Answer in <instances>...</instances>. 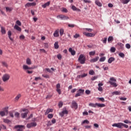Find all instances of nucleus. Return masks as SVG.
I'll use <instances>...</instances> for the list:
<instances>
[{"instance_id":"f257e3e1","label":"nucleus","mask_w":131,"mask_h":131,"mask_svg":"<svg viewBox=\"0 0 131 131\" xmlns=\"http://www.w3.org/2000/svg\"><path fill=\"white\" fill-rule=\"evenodd\" d=\"M35 68H36V67L34 66V67H28V66L26 65V64H24L23 66V69L26 71V72L27 73H28V74H31L32 73H33V71H29L31 69H35Z\"/></svg>"},{"instance_id":"f03ea898","label":"nucleus","mask_w":131,"mask_h":131,"mask_svg":"<svg viewBox=\"0 0 131 131\" xmlns=\"http://www.w3.org/2000/svg\"><path fill=\"white\" fill-rule=\"evenodd\" d=\"M108 83H110L111 85H112L113 88H116L117 85H118V84L116 83V79L114 77H112L110 78Z\"/></svg>"},{"instance_id":"7ed1b4c3","label":"nucleus","mask_w":131,"mask_h":131,"mask_svg":"<svg viewBox=\"0 0 131 131\" xmlns=\"http://www.w3.org/2000/svg\"><path fill=\"white\" fill-rule=\"evenodd\" d=\"M78 61L81 64H84L85 63V56H83V54H80L78 58Z\"/></svg>"},{"instance_id":"20e7f679","label":"nucleus","mask_w":131,"mask_h":131,"mask_svg":"<svg viewBox=\"0 0 131 131\" xmlns=\"http://www.w3.org/2000/svg\"><path fill=\"white\" fill-rule=\"evenodd\" d=\"M14 128L16 131H23V129H25V126L23 125H17L14 126Z\"/></svg>"},{"instance_id":"39448f33","label":"nucleus","mask_w":131,"mask_h":131,"mask_svg":"<svg viewBox=\"0 0 131 131\" xmlns=\"http://www.w3.org/2000/svg\"><path fill=\"white\" fill-rule=\"evenodd\" d=\"M10 77H11L10 74H5L2 77V80L4 81V82H6V81H8V80L10 79Z\"/></svg>"},{"instance_id":"423d86ee","label":"nucleus","mask_w":131,"mask_h":131,"mask_svg":"<svg viewBox=\"0 0 131 131\" xmlns=\"http://www.w3.org/2000/svg\"><path fill=\"white\" fill-rule=\"evenodd\" d=\"M83 93H84V90L79 89L77 91V93L75 95V98H77V97H80L81 95H83Z\"/></svg>"},{"instance_id":"0eeeda50","label":"nucleus","mask_w":131,"mask_h":131,"mask_svg":"<svg viewBox=\"0 0 131 131\" xmlns=\"http://www.w3.org/2000/svg\"><path fill=\"white\" fill-rule=\"evenodd\" d=\"M71 107L73 109H75V110H76V109H77L78 108V104H77V103L76 102H75V101L73 100L72 102V105Z\"/></svg>"},{"instance_id":"6e6552de","label":"nucleus","mask_w":131,"mask_h":131,"mask_svg":"<svg viewBox=\"0 0 131 131\" xmlns=\"http://www.w3.org/2000/svg\"><path fill=\"white\" fill-rule=\"evenodd\" d=\"M112 126L118 127V128H122L123 126V123L120 122L117 123H114L112 125Z\"/></svg>"},{"instance_id":"1a4fd4ad","label":"nucleus","mask_w":131,"mask_h":131,"mask_svg":"<svg viewBox=\"0 0 131 131\" xmlns=\"http://www.w3.org/2000/svg\"><path fill=\"white\" fill-rule=\"evenodd\" d=\"M69 112L66 110V108H63L62 111L59 113V115L61 117H63L65 114H68Z\"/></svg>"},{"instance_id":"9d476101","label":"nucleus","mask_w":131,"mask_h":131,"mask_svg":"<svg viewBox=\"0 0 131 131\" xmlns=\"http://www.w3.org/2000/svg\"><path fill=\"white\" fill-rule=\"evenodd\" d=\"M57 18H59L60 19H61V20H68V19H69V17L68 16H67L66 15H64L63 14L58 15L57 16Z\"/></svg>"},{"instance_id":"9b49d317","label":"nucleus","mask_w":131,"mask_h":131,"mask_svg":"<svg viewBox=\"0 0 131 131\" xmlns=\"http://www.w3.org/2000/svg\"><path fill=\"white\" fill-rule=\"evenodd\" d=\"M37 124L35 122H31L30 123H28L27 125V127L28 128H31V127H34V126H36Z\"/></svg>"},{"instance_id":"f8f14e48","label":"nucleus","mask_w":131,"mask_h":131,"mask_svg":"<svg viewBox=\"0 0 131 131\" xmlns=\"http://www.w3.org/2000/svg\"><path fill=\"white\" fill-rule=\"evenodd\" d=\"M83 33L84 35H85V36H88V37H94V36H95L94 33H87L86 32H84Z\"/></svg>"},{"instance_id":"ddd939ff","label":"nucleus","mask_w":131,"mask_h":131,"mask_svg":"<svg viewBox=\"0 0 131 131\" xmlns=\"http://www.w3.org/2000/svg\"><path fill=\"white\" fill-rule=\"evenodd\" d=\"M34 6H36V3L35 2L32 3H27L26 5V7L27 8H29V7H34Z\"/></svg>"},{"instance_id":"4468645a","label":"nucleus","mask_w":131,"mask_h":131,"mask_svg":"<svg viewBox=\"0 0 131 131\" xmlns=\"http://www.w3.org/2000/svg\"><path fill=\"white\" fill-rule=\"evenodd\" d=\"M69 52L71 53L72 56H75V55L76 54V52L72 48H69Z\"/></svg>"},{"instance_id":"2eb2a0df","label":"nucleus","mask_w":131,"mask_h":131,"mask_svg":"<svg viewBox=\"0 0 131 131\" xmlns=\"http://www.w3.org/2000/svg\"><path fill=\"white\" fill-rule=\"evenodd\" d=\"M51 4V2H48L46 3L44 5H42V8H43V9H46L47 7H49Z\"/></svg>"},{"instance_id":"dca6fc26","label":"nucleus","mask_w":131,"mask_h":131,"mask_svg":"<svg viewBox=\"0 0 131 131\" xmlns=\"http://www.w3.org/2000/svg\"><path fill=\"white\" fill-rule=\"evenodd\" d=\"M98 60H99V56H97L95 58L92 59L90 60V62L92 63H95V62L98 61Z\"/></svg>"},{"instance_id":"f3484780","label":"nucleus","mask_w":131,"mask_h":131,"mask_svg":"<svg viewBox=\"0 0 131 131\" xmlns=\"http://www.w3.org/2000/svg\"><path fill=\"white\" fill-rule=\"evenodd\" d=\"M54 37H58L59 36V29L56 30L53 34Z\"/></svg>"},{"instance_id":"a211bd4d","label":"nucleus","mask_w":131,"mask_h":131,"mask_svg":"<svg viewBox=\"0 0 131 131\" xmlns=\"http://www.w3.org/2000/svg\"><path fill=\"white\" fill-rule=\"evenodd\" d=\"M14 29H16V30H17V31H21L22 30L21 28H20V27L18 26V25H15V26H14Z\"/></svg>"},{"instance_id":"6ab92c4d","label":"nucleus","mask_w":131,"mask_h":131,"mask_svg":"<svg viewBox=\"0 0 131 131\" xmlns=\"http://www.w3.org/2000/svg\"><path fill=\"white\" fill-rule=\"evenodd\" d=\"M28 114V112L23 113L21 114V116L22 118H26V117H27Z\"/></svg>"},{"instance_id":"aec40b11","label":"nucleus","mask_w":131,"mask_h":131,"mask_svg":"<svg viewBox=\"0 0 131 131\" xmlns=\"http://www.w3.org/2000/svg\"><path fill=\"white\" fill-rule=\"evenodd\" d=\"M113 61H115V58L114 57H110L107 62L109 64H111L113 62Z\"/></svg>"},{"instance_id":"412c9836","label":"nucleus","mask_w":131,"mask_h":131,"mask_svg":"<svg viewBox=\"0 0 131 131\" xmlns=\"http://www.w3.org/2000/svg\"><path fill=\"white\" fill-rule=\"evenodd\" d=\"M1 33L2 34H6L7 32L6 31V28L4 27H1Z\"/></svg>"},{"instance_id":"4be33fe9","label":"nucleus","mask_w":131,"mask_h":131,"mask_svg":"<svg viewBox=\"0 0 131 131\" xmlns=\"http://www.w3.org/2000/svg\"><path fill=\"white\" fill-rule=\"evenodd\" d=\"M88 76V73H84L82 75H79L78 76V77H79V78H83V77H85Z\"/></svg>"},{"instance_id":"5701e85b","label":"nucleus","mask_w":131,"mask_h":131,"mask_svg":"<svg viewBox=\"0 0 131 131\" xmlns=\"http://www.w3.org/2000/svg\"><path fill=\"white\" fill-rule=\"evenodd\" d=\"M130 2V0H121V2L122 4H123V5H126L128 4Z\"/></svg>"},{"instance_id":"b1692460","label":"nucleus","mask_w":131,"mask_h":131,"mask_svg":"<svg viewBox=\"0 0 131 131\" xmlns=\"http://www.w3.org/2000/svg\"><path fill=\"white\" fill-rule=\"evenodd\" d=\"M72 9L73 11H77V12H80V9L76 8L75 6H72Z\"/></svg>"},{"instance_id":"393cba45","label":"nucleus","mask_w":131,"mask_h":131,"mask_svg":"<svg viewBox=\"0 0 131 131\" xmlns=\"http://www.w3.org/2000/svg\"><path fill=\"white\" fill-rule=\"evenodd\" d=\"M20 98H21V94H18L15 98V102H18Z\"/></svg>"},{"instance_id":"a878e982","label":"nucleus","mask_w":131,"mask_h":131,"mask_svg":"<svg viewBox=\"0 0 131 131\" xmlns=\"http://www.w3.org/2000/svg\"><path fill=\"white\" fill-rule=\"evenodd\" d=\"M50 112H53V108H48L45 112V115L49 114Z\"/></svg>"},{"instance_id":"bb28decb","label":"nucleus","mask_w":131,"mask_h":131,"mask_svg":"<svg viewBox=\"0 0 131 131\" xmlns=\"http://www.w3.org/2000/svg\"><path fill=\"white\" fill-rule=\"evenodd\" d=\"M89 105L90 107H93L94 108H96V107L97 106V103H89Z\"/></svg>"},{"instance_id":"cd10ccee","label":"nucleus","mask_w":131,"mask_h":131,"mask_svg":"<svg viewBox=\"0 0 131 131\" xmlns=\"http://www.w3.org/2000/svg\"><path fill=\"white\" fill-rule=\"evenodd\" d=\"M2 64L3 67H6V68H8L9 65H8V63L6 62L2 61Z\"/></svg>"},{"instance_id":"c85d7f7f","label":"nucleus","mask_w":131,"mask_h":131,"mask_svg":"<svg viewBox=\"0 0 131 131\" xmlns=\"http://www.w3.org/2000/svg\"><path fill=\"white\" fill-rule=\"evenodd\" d=\"M95 4L98 6V7H102V3L99 1V0H96L95 1Z\"/></svg>"},{"instance_id":"c756f323","label":"nucleus","mask_w":131,"mask_h":131,"mask_svg":"<svg viewBox=\"0 0 131 131\" xmlns=\"http://www.w3.org/2000/svg\"><path fill=\"white\" fill-rule=\"evenodd\" d=\"M105 104L104 103H97V107L99 108H103V107H105Z\"/></svg>"},{"instance_id":"7c9ffc66","label":"nucleus","mask_w":131,"mask_h":131,"mask_svg":"<svg viewBox=\"0 0 131 131\" xmlns=\"http://www.w3.org/2000/svg\"><path fill=\"white\" fill-rule=\"evenodd\" d=\"M113 39H114L113 36H109L107 39L108 42H112V41H113Z\"/></svg>"},{"instance_id":"2f4dec72","label":"nucleus","mask_w":131,"mask_h":131,"mask_svg":"<svg viewBox=\"0 0 131 131\" xmlns=\"http://www.w3.org/2000/svg\"><path fill=\"white\" fill-rule=\"evenodd\" d=\"M113 95H121V93L120 92V91H115L114 92H113Z\"/></svg>"},{"instance_id":"473e14b6","label":"nucleus","mask_w":131,"mask_h":131,"mask_svg":"<svg viewBox=\"0 0 131 131\" xmlns=\"http://www.w3.org/2000/svg\"><path fill=\"white\" fill-rule=\"evenodd\" d=\"M14 116L15 117H16V118H20V113H19L18 112H15V114H14Z\"/></svg>"},{"instance_id":"72a5a7b5","label":"nucleus","mask_w":131,"mask_h":131,"mask_svg":"<svg viewBox=\"0 0 131 131\" xmlns=\"http://www.w3.org/2000/svg\"><path fill=\"white\" fill-rule=\"evenodd\" d=\"M89 124V123H90V121L88 120H85L84 121H83L81 123V125H82V124Z\"/></svg>"},{"instance_id":"f704fd0d","label":"nucleus","mask_w":131,"mask_h":131,"mask_svg":"<svg viewBox=\"0 0 131 131\" xmlns=\"http://www.w3.org/2000/svg\"><path fill=\"white\" fill-rule=\"evenodd\" d=\"M26 63L28 65H31V60H30V58L27 59Z\"/></svg>"},{"instance_id":"c9c22d12","label":"nucleus","mask_w":131,"mask_h":131,"mask_svg":"<svg viewBox=\"0 0 131 131\" xmlns=\"http://www.w3.org/2000/svg\"><path fill=\"white\" fill-rule=\"evenodd\" d=\"M106 60V57L104 56L102 57H101L99 59V62H104Z\"/></svg>"},{"instance_id":"e433bc0d","label":"nucleus","mask_w":131,"mask_h":131,"mask_svg":"<svg viewBox=\"0 0 131 131\" xmlns=\"http://www.w3.org/2000/svg\"><path fill=\"white\" fill-rule=\"evenodd\" d=\"M95 54H96V51H93L89 52V55L90 56H95Z\"/></svg>"},{"instance_id":"4c0bfd02","label":"nucleus","mask_w":131,"mask_h":131,"mask_svg":"<svg viewBox=\"0 0 131 131\" xmlns=\"http://www.w3.org/2000/svg\"><path fill=\"white\" fill-rule=\"evenodd\" d=\"M58 42H55L54 43V48L55 49H59V45Z\"/></svg>"},{"instance_id":"58836bf2","label":"nucleus","mask_w":131,"mask_h":131,"mask_svg":"<svg viewBox=\"0 0 131 131\" xmlns=\"http://www.w3.org/2000/svg\"><path fill=\"white\" fill-rule=\"evenodd\" d=\"M59 33H60V36H62V35H63V34H64V29H60V30L59 31Z\"/></svg>"},{"instance_id":"ea45409f","label":"nucleus","mask_w":131,"mask_h":131,"mask_svg":"<svg viewBox=\"0 0 131 131\" xmlns=\"http://www.w3.org/2000/svg\"><path fill=\"white\" fill-rule=\"evenodd\" d=\"M111 53H115V51H116V49L115 47H112L110 49Z\"/></svg>"},{"instance_id":"a19ab883","label":"nucleus","mask_w":131,"mask_h":131,"mask_svg":"<svg viewBox=\"0 0 131 131\" xmlns=\"http://www.w3.org/2000/svg\"><path fill=\"white\" fill-rule=\"evenodd\" d=\"M118 46H119L121 49H123V48L124 47V45L120 42L118 43Z\"/></svg>"},{"instance_id":"79ce46f5","label":"nucleus","mask_w":131,"mask_h":131,"mask_svg":"<svg viewBox=\"0 0 131 131\" xmlns=\"http://www.w3.org/2000/svg\"><path fill=\"white\" fill-rule=\"evenodd\" d=\"M0 115L2 117L5 116V115H6V112H5V111H0Z\"/></svg>"},{"instance_id":"37998d69","label":"nucleus","mask_w":131,"mask_h":131,"mask_svg":"<svg viewBox=\"0 0 131 131\" xmlns=\"http://www.w3.org/2000/svg\"><path fill=\"white\" fill-rule=\"evenodd\" d=\"M89 74L90 75H95V71H94V70H91L89 71Z\"/></svg>"},{"instance_id":"c03bdc74","label":"nucleus","mask_w":131,"mask_h":131,"mask_svg":"<svg viewBox=\"0 0 131 131\" xmlns=\"http://www.w3.org/2000/svg\"><path fill=\"white\" fill-rule=\"evenodd\" d=\"M119 57H121V58H124V57H125V55L122 52L119 53Z\"/></svg>"},{"instance_id":"a18cd8bd","label":"nucleus","mask_w":131,"mask_h":131,"mask_svg":"<svg viewBox=\"0 0 131 131\" xmlns=\"http://www.w3.org/2000/svg\"><path fill=\"white\" fill-rule=\"evenodd\" d=\"M3 121L5 122V123H9V122H11L10 120L7 119H4Z\"/></svg>"},{"instance_id":"49530a36","label":"nucleus","mask_w":131,"mask_h":131,"mask_svg":"<svg viewBox=\"0 0 131 131\" xmlns=\"http://www.w3.org/2000/svg\"><path fill=\"white\" fill-rule=\"evenodd\" d=\"M123 122L124 123H126V124H128V123H130L131 124V121L128 120H127V119L124 120L123 121Z\"/></svg>"},{"instance_id":"de8ad7c7","label":"nucleus","mask_w":131,"mask_h":131,"mask_svg":"<svg viewBox=\"0 0 131 131\" xmlns=\"http://www.w3.org/2000/svg\"><path fill=\"white\" fill-rule=\"evenodd\" d=\"M101 41H102L103 43H106L107 42V38H102Z\"/></svg>"},{"instance_id":"09e8293b","label":"nucleus","mask_w":131,"mask_h":131,"mask_svg":"<svg viewBox=\"0 0 131 131\" xmlns=\"http://www.w3.org/2000/svg\"><path fill=\"white\" fill-rule=\"evenodd\" d=\"M6 10L7 12H11V11H12V10H13V9L12 8H10V7H6Z\"/></svg>"},{"instance_id":"8fccbe9b","label":"nucleus","mask_w":131,"mask_h":131,"mask_svg":"<svg viewBox=\"0 0 131 131\" xmlns=\"http://www.w3.org/2000/svg\"><path fill=\"white\" fill-rule=\"evenodd\" d=\"M61 11L63 12V13H68V10H67V9H66L65 8H62V10Z\"/></svg>"},{"instance_id":"3c124183","label":"nucleus","mask_w":131,"mask_h":131,"mask_svg":"<svg viewBox=\"0 0 131 131\" xmlns=\"http://www.w3.org/2000/svg\"><path fill=\"white\" fill-rule=\"evenodd\" d=\"M8 109H9V107H5L3 108V110H4V111H5L4 112L8 113Z\"/></svg>"},{"instance_id":"603ef678","label":"nucleus","mask_w":131,"mask_h":131,"mask_svg":"<svg viewBox=\"0 0 131 131\" xmlns=\"http://www.w3.org/2000/svg\"><path fill=\"white\" fill-rule=\"evenodd\" d=\"M98 76H94V77H92L91 78V80H96V79H97L98 78Z\"/></svg>"},{"instance_id":"864d4df0","label":"nucleus","mask_w":131,"mask_h":131,"mask_svg":"<svg viewBox=\"0 0 131 131\" xmlns=\"http://www.w3.org/2000/svg\"><path fill=\"white\" fill-rule=\"evenodd\" d=\"M63 106V102L60 101L58 103V106L59 108H61Z\"/></svg>"},{"instance_id":"5fc2aeb1","label":"nucleus","mask_w":131,"mask_h":131,"mask_svg":"<svg viewBox=\"0 0 131 131\" xmlns=\"http://www.w3.org/2000/svg\"><path fill=\"white\" fill-rule=\"evenodd\" d=\"M53 117H54V115H53L52 114H48V117L50 119H52V118Z\"/></svg>"},{"instance_id":"6e6d98bb","label":"nucleus","mask_w":131,"mask_h":131,"mask_svg":"<svg viewBox=\"0 0 131 131\" xmlns=\"http://www.w3.org/2000/svg\"><path fill=\"white\" fill-rule=\"evenodd\" d=\"M41 80V78H40V77H36L35 78V81H38V80Z\"/></svg>"},{"instance_id":"4d7b16f0","label":"nucleus","mask_w":131,"mask_h":131,"mask_svg":"<svg viewBox=\"0 0 131 131\" xmlns=\"http://www.w3.org/2000/svg\"><path fill=\"white\" fill-rule=\"evenodd\" d=\"M19 39L21 40H23L25 39V36H24V35H21L20 36H19Z\"/></svg>"},{"instance_id":"13d9d810","label":"nucleus","mask_w":131,"mask_h":131,"mask_svg":"<svg viewBox=\"0 0 131 131\" xmlns=\"http://www.w3.org/2000/svg\"><path fill=\"white\" fill-rule=\"evenodd\" d=\"M42 76L43 77H45V78H50V76L49 75H42Z\"/></svg>"},{"instance_id":"bf43d9fd","label":"nucleus","mask_w":131,"mask_h":131,"mask_svg":"<svg viewBox=\"0 0 131 131\" xmlns=\"http://www.w3.org/2000/svg\"><path fill=\"white\" fill-rule=\"evenodd\" d=\"M57 59H58L59 60H61V59H62V55H61V54H58L57 55Z\"/></svg>"},{"instance_id":"052dcab7","label":"nucleus","mask_w":131,"mask_h":131,"mask_svg":"<svg viewBox=\"0 0 131 131\" xmlns=\"http://www.w3.org/2000/svg\"><path fill=\"white\" fill-rule=\"evenodd\" d=\"M84 3H88V4H91V3H92L91 1L90 0H83Z\"/></svg>"},{"instance_id":"680f3d73","label":"nucleus","mask_w":131,"mask_h":131,"mask_svg":"<svg viewBox=\"0 0 131 131\" xmlns=\"http://www.w3.org/2000/svg\"><path fill=\"white\" fill-rule=\"evenodd\" d=\"M60 88H61V85L60 84V83H57L56 84V89H60Z\"/></svg>"},{"instance_id":"e2e57ef3","label":"nucleus","mask_w":131,"mask_h":131,"mask_svg":"<svg viewBox=\"0 0 131 131\" xmlns=\"http://www.w3.org/2000/svg\"><path fill=\"white\" fill-rule=\"evenodd\" d=\"M16 24L18 25V26H21V21H20V20H17Z\"/></svg>"},{"instance_id":"0e129e2a","label":"nucleus","mask_w":131,"mask_h":131,"mask_svg":"<svg viewBox=\"0 0 131 131\" xmlns=\"http://www.w3.org/2000/svg\"><path fill=\"white\" fill-rule=\"evenodd\" d=\"M125 47L126 49H129L130 48V45H129V43H127L126 44Z\"/></svg>"},{"instance_id":"69168bd1","label":"nucleus","mask_w":131,"mask_h":131,"mask_svg":"<svg viewBox=\"0 0 131 131\" xmlns=\"http://www.w3.org/2000/svg\"><path fill=\"white\" fill-rule=\"evenodd\" d=\"M74 38H78V37H79V34H75V35H74Z\"/></svg>"},{"instance_id":"338daca9","label":"nucleus","mask_w":131,"mask_h":131,"mask_svg":"<svg viewBox=\"0 0 131 131\" xmlns=\"http://www.w3.org/2000/svg\"><path fill=\"white\" fill-rule=\"evenodd\" d=\"M98 90L99 92H103V88L98 87Z\"/></svg>"},{"instance_id":"774afa93","label":"nucleus","mask_w":131,"mask_h":131,"mask_svg":"<svg viewBox=\"0 0 131 131\" xmlns=\"http://www.w3.org/2000/svg\"><path fill=\"white\" fill-rule=\"evenodd\" d=\"M56 91L57 92V93H58L59 95H61V89H56Z\"/></svg>"}]
</instances>
